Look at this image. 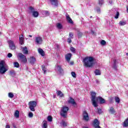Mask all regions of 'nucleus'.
Instances as JSON below:
<instances>
[{
    "label": "nucleus",
    "mask_w": 128,
    "mask_h": 128,
    "mask_svg": "<svg viewBox=\"0 0 128 128\" xmlns=\"http://www.w3.org/2000/svg\"><path fill=\"white\" fill-rule=\"evenodd\" d=\"M29 37H30V38H32V35H29Z\"/></svg>",
    "instance_id": "53"
},
{
    "label": "nucleus",
    "mask_w": 128,
    "mask_h": 128,
    "mask_svg": "<svg viewBox=\"0 0 128 128\" xmlns=\"http://www.w3.org/2000/svg\"><path fill=\"white\" fill-rule=\"evenodd\" d=\"M20 42V44H24V35L22 34L19 37Z\"/></svg>",
    "instance_id": "17"
},
{
    "label": "nucleus",
    "mask_w": 128,
    "mask_h": 128,
    "mask_svg": "<svg viewBox=\"0 0 128 128\" xmlns=\"http://www.w3.org/2000/svg\"><path fill=\"white\" fill-rule=\"evenodd\" d=\"M94 74L96 76H100V71L98 70H96L94 72Z\"/></svg>",
    "instance_id": "32"
},
{
    "label": "nucleus",
    "mask_w": 128,
    "mask_h": 128,
    "mask_svg": "<svg viewBox=\"0 0 128 128\" xmlns=\"http://www.w3.org/2000/svg\"><path fill=\"white\" fill-rule=\"evenodd\" d=\"M118 24L120 26H125V24H126V21L124 20H120Z\"/></svg>",
    "instance_id": "22"
},
{
    "label": "nucleus",
    "mask_w": 128,
    "mask_h": 128,
    "mask_svg": "<svg viewBox=\"0 0 128 128\" xmlns=\"http://www.w3.org/2000/svg\"><path fill=\"white\" fill-rule=\"evenodd\" d=\"M96 92H91L92 102L94 108H96V106H98V102H96Z\"/></svg>",
    "instance_id": "4"
},
{
    "label": "nucleus",
    "mask_w": 128,
    "mask_h": 128,
    "mask_svg": "<svg viewBox=\"0 0 128 128\" xmlns=\"http://www.w3.org/2000/svg\"><path fill=\"white\" fill-rule=\"evenodd\" d=\"M47 120L48 122H52V117L50 116H48Z\"/></svg>",
    "instance_id": "37"
},
{
    "label": "nucleus",
    "mask_w": 128,
    "mask_h": 128,
    "mask_svg": "<svg viewBox=\"0 0 128 128\" xmlns=\"http://www.w3.org/2000/svg\"><path fill=\"white\" fill-rule=\"evenodd\" d=\"M56 26V28L58 30H62V25L60 23H57Z\"/></svg>",
    "instance_id": "28"
},
{
    "label": "nucleus",
    "mask_w": 128,
    "mask_h": 128,
    "mask_svg": "<svg viewBox=\"0 0 128 128\" xmlns=\"http://www.w3.org/2000/svg\"><path fill=\"white\" fill-rule=\"evenodd\" d=\"M0 34H2V32H0Z\"/></svg>",
    "instance_id": "58"
},
{
    "label": "nucleus",
    "mask_w": 128,
    "mask_h": 128,
    "mask_svg": "<svg viewBox=\"0 0 128 128\" xmlns=\"http://www.w3.org/2000/svg\"><path fill=\"white\" fill-rule=\"evenodd\" d=\"M6 128H10V125L7 124V125H6Z\"/></svg>",
    "instance_id": "51"
},
{
    "label": "nucleus",
    "mask_w": 128,
    "mask_h": 128,
    "mask_svg": "<svg viewBox=\"0 0 128 128\" xmlns=\"http://www.w3.org/2000/svg\"><path fill=\"white\" fill-rule=\"evenodd\" d=\"M90 18H92V16H91Z\"/></svg>",
    "instance_id": "59"
},
{
    "label": "nucleus",
    "mask_w": 128,
    "mask_h": 128,
    "mask_svg": "<svg viewBox=\"0 0 128 128\" xmlns=\"http://www.w3.org/2000/svg\"><path fill=\"white\" fill-rule=\"evenodd\" d=\"M119 16H120V12H117L116 14L114 16V18L118 19Z\"/></svg>",
    "instance_id": "35"
},
{
    "label": "nucleus",
    "mask_w": 128,
    "mask_h": 128,
    "mask_svg": "<svg viewBox=\"0 0 128 128\" xmlns=\"http://www.w3.org/2000/svg\"><path fill=\"white\" fill-rule=\"evenodd\" d=\"M123 126H124L125 128H126L127 126H128V119L126 120L124 122Z\"/></svg>",
    "instance_id": "31"
},
{
    "label": "nucleus",
    "mask_w": 128,
    "mask_h": 128,
    "mask_svg": "<svg viewBox=\"0 0 128 128\" xmlns=\"http://www.w3.org/2000/svg\"><path fill=\"white\" fill-rule=\"evenodd\" d=\"M10 76H14L15 74V72L14 70H12L10 72Z\"/></svg>",
    "instance_id": "40"
},
{
    "label": "nucleus",
    "mask_w": 128,
    "mask_h": 128,
    "mask_svg": "<svg viewBox=\"0 0 128 128\" xmlns=\"http://www.w3.org/2000/svg\"><path fill=\"white\" fill-rule=\"evenodd\" d=\"M70 50L71 52H76V48H74L71 47Z\"/></svg>",
    "instance_id": "46"
},
{
    "label": "nucleus",
    "mask_w": 128,
    "mask_h": 128,
    "mask_svg": "<svg viewBox=\"0 0 128 128\" xmlns=\"http://www.w3.org/2000/svg\"><path fill=\"white\" fill-rule=\"evenodd\" d=\"M12 53H8V58H12Z\"/></svg>",
    "instance_id": "49"
},
{
    "label": "nucleus",
    "mask_w": 128,
    "mask_h": 128,
    "mask_svg": "<svg viewBox=\"0 0 128 128\" xmlns=\"http://www.w3.org/2000/svg\"><path fill=\"white\" fill-rule=\"evenodd\" d=\"M9 47L10 50H14L16 48V45L14 41L10 40L8 41Z\"/></svg>",
    "instance_id": "8"
},
{
    "label": "nucleus",
    "mask_w": 128,
    "mask_h": 128,
    "mask_svg": "<svg viewBox=\"0 0 128 128\" xmlns=\"http://www.w3.org/2000/svg\"><path fill=\"white\" fill-rule=\"evenodd\" d=\"M97 112L98 114H102V109L100 108H97Z\"/></svg>",
    "instance_id": "43"
},
{
    "label": "nucleus",
    "mask_w": 128,
    "mask_h": 128,
    "mask_svg": "<svg viewBox=\"0 0 128 128\" xmlns=\"http://www.w3.org/2000/svg\"><path fill=\"white\" fill-rule=\"evenodd\" d=\"M83 128H88V127H83Z\"/></svg>",
    "instance_id": "54"
},
{
    "label": "nucleus",
    "mask_w": 128,
    "mask_h": 128,
    "mask_svg": "<svg viewBox=\"0 0 128 128\" xmlns=\"http://www.w3.org/2000/svg\"><path fill=\"white\" fill-rule=\"evenodd\" d=\"M14 116L16 118H20V112L18 110H16Z\"/></svg>",
    "instance_id": "27"
},
{
    "label": "nucleus",
    "mask_w": 128,
    "mask_h": 128,
    "mask_svg": "<svg viewBox=\"0 0 128 128\" xmlns=\"http://www.w3.org/2000/svg\"><path fill=\"white\" fill-rule=\"evenodd\" d=\"M35 43L36 44H42V38L40 36H36L35 38Z\"/></svg>",
    "instance_id": "7"
},
{
    "label": "nucleus",
    "mask_w": 128,
    "mask_h": 128,
    "mask_svg": "<svg viewBox=\"0 0 128 128\" xmlns=\"http://www.w3.org/2000/svg\"><path fill=\"white\" fill-rule=\"evenodd\" d=\"M55 70L56 72H60V74H62V66H56Z\"/></svg>",
    "instance_id": "13"
},
{
    "label": "nucleus",
    "mask_w": 128,
    "mask_h": 128,
    "mask_svg": "<svg viewBox=\"0 0 128 128\" xmlns=\"http://www.w3.org/2000/svg\"><path fill=\"white\" fill-rule=\"evenodd\" d=\"M28 106H29V108H30V110H32V112H34L36 110V109H34V108L36 106V102H35V101L30 102L28 103Z\"/></svg>",
    "instance_id": "6"
},
{
    "label": "nucleus",
    "mask_w": 128,
    "mask_h": 128,
    "mask_svg": "<svg viewBox=\"0 0 128 128\" xmlns=\"http://www.w3.org/2000/svg\"><path fill=\"white\" fill-rule=\"evenodd\" d=\"M109 2H110V4H112V2L110 1Z\"/></svg>",
    "instance_id": "55"
},
{
    "label": "nucleus",
    "mask_w": 128,
    "mask_h": 128,
    "mask_svg": "<svg viewBox=\"0 0 128 128\" xmlns=\"http://www.w3.org/2000/svg\"><path fill=\"white\" fill-rule=\"evenodd\" d=\"M60 124L63 128H66V126H68V123L66 122H64V120H62Z\"/></svg>",
    "instance_id": "24"
},
{
    "label": "nucleus",
    "mask_w": 128,
    "mask_h": 128,
    "mask_svg": "<svg viewBox=\"0 0 128 128\" xmlns=\"http://www.w3.org/2000/svg\"><path fill=\"white\" fill-rule=\"evenodd\" d=\"M8 70V66L4 60H2L0 62V74H4Z\"/></svg>",
    "instance_id": "2"
},
{
    "label": "nucleus",
    "mask_w": 128,
    "mask_h": 128,
    "mask_svg": "<svg viewBox=\"0 0 128 128\" xmlns=\"http://www.w3.org/2000/svg\"><path fill=\"white\" fill-rule=\"evenodd\" d=\"M66 18L69 24H74L72 20V18H70V16L68 14L66 15Z\"/></svg>",
    "instance_id": "19"
},
{
    "label": "nucleus",
    "mask_w": 128,
    "mask_h": 128,
    "mask_svg": "<svg viewBox=\"0 0 128 128\" xmlns=\"http://www.w3.org/2000/svg\"><path fill=\"white\" fill-rule=\"evenodd\" d=\"M126 54L128 56V53H126Z\"/></svg>",
    "instance_id": "56"
},
{
    "label": "nucleus",
    "mask_w": 128,
    "mask_h": 128,
    "mask_svg": "<svg viewBox=\"0 0 128 128\" xmlns=\"http://www.w3.org/2000/svg\"><path fill=\"white\" fill-rule=\"evenodd\" d=\"M38 52L42 56H44V50H42V49L39 48L38 49Z\"/></svg>",
    "instance_id": "20"
},
{
    "label": "nucleus",
    "mask_w": 128,
    "mask_h": 128,
    "mask_svg": "<svg viewBox=\"0 0 128 128\" xmlns=\"http://www.w3.org/2000/svg\"><path fill=\"white\" fill-rule=\"evenodd\" d=\"M14 66L15 68H18L20 66V64L18 62H14Z\"/></svg>",
    "instance_id": "41"
},
{
    "label": "nucleus",
    "mask_w": 128,
    "mask_h": 128,
    "mask_svg": "<svg viewBox=\"0 0 128 128\" xmlns=\"http://www.w3.org/2000/svg\"><path fill=\"white\" fill-rule=\"evenodd\" d=\"M96 102H100V104H104V102H106V100L102 97L99 96L96 98Z\"/></svg>",
    "instance_id": "15"
},
{
    "label": "nucleus",
    "mask_w": 128,
    "mask_h": 128,
    "mask_svg": "<svg viewBox=\"0 0 128 128\" xmlns=\"http://www.w3.org/2000/svg\"><path fill=\"white\" fill-rule=\"evenodd\" d=\"M68 107L66 106H64L62 108L60 115L63 118H66V116H68Z\"/></svg>",
    "instance_id": "3"
},
{
    "label": "nucleus",
    "mask_w": 128,
    "mask_h": 128,
    "mask_svg": "<svg viewBox=\"0 0 128 128\" xmlns=\"http://www.w3.org/2000/svg\"><path fill=\"white\" fill-rule=\"evenodd\" d=\"M42 14L45 16H50V12L46 10L42 11Z\"/></svg>",
    "instance_id": "25"
},
{
    "label": "nucleus",
    "mask_w": 128,
    "mask_h": 128,
    "mask_svg": "<svg viewBox=\"0 0 128 128\" xmlns=\"http://www.w3.org/2000/svg\"><path fill=\"white\" fill-rule=\"evenodd\" d=\"M84 66L85 68H92L94 66V58L86 57L83 60Z\"/></svg>",
    "instance_id": "1"
},
{
    "label": "nucleus",
    "mask_w": 128,
    "mask_h": 128,
    "mask_svg": "<svg viewBox=\"0 0 128 128\" xmlns=\"http://www.w3.org/2000/svg\"><path fill=\"white\" fill-rule=\"evenodd\" d=\"M29 10H30L31 12H34V8L33 7H30L29 8Z\"/></svg>",
    "instance_id": "44"
},
{
    "label": "nucleus",
    "mask_w": 128,
    "mask_h": 128,
    "mask_svg": "<svg viewBox=\"0 0 128 128\" xmlns=\"http://www.w3.org/2000/svg\"><path fill=\"white\" fill-rule=\"evenodd\" d=\"M72 58V54H68L66 55V59L67 62H70V58Z\"/></svg>",
    "instance_id": "18"
},
{
    "label": "nucleus",
    "mask_w": 128,
    "mask_h": 128,
    "mask_svg": "<svg viewBox=\"0 0 128 128\" xmlns=\"http://www.w3.org/2000/svg\"><path fill=\"white\" fill-rule=\"evenodd\" d=\"M68 102L69 104H70L74 106H76V101H74V98H72V97H70V100H68Z\"/></svg>",
    "instance_id": "10"
},
{
    "label": "nucleus",
    "mask_w": 128,
    "mask_h": 128,
    "mask_svg": "<svg viewBox=\"0 0 128 128\" xmlns=\"http://www.w3.org/2000/svg\"><path fill=\"white\" fill-rule=\"evenodd\" d=\"M115 100H116V102H117L118 104H120V100L118 97H116Z\"/></svg>",
    "instance_id": "39"
},
{
    "label": "nucleus",
    "mask_w": 128,
    "mask_h": 128,
    "mask_svg": "<svg viewBox=\"0 0 128 128\" xmlns=\"http://www.w3.org/2000/svg\"><path fill=\"white\" fill-rule=\"evenodd\" d=\"M18 58H20L22 62H24V64L28 62V59H26V56L22 54L18 53Z\"/></svg>",
    "instance_id": "5"
},
{
    "label": "nucleus",
    "mask_w": 128,
    "mask_h": 128,
    "mask_svg": "<svg viewBox=\"0 0 128 128\" xmlns=\"http://www.w3.org/2000/svg\"><path fill=\"white\" fill-rule=\"evenodd\" d=\"M104 4V0H99L98 4L100 6H102Z\"/></svg>",
    "instance_id": "45"
},
{
    "label": "nucleus",
    "mask_w": 128,
    "mask_h": 128,
    "mask_svg": "<svg viewBox=\"0 0 128 128\" xmlns=\"http://www.w3.org/2000/svg\"><path fill=\"white\" fill-rule=\"evenodd\" d=\"M96 84H100V81L98 80H96Z\"/></svg>",
    "instance_id": "52"
},
{
    "label": "nucleus",
    "mask_w": 128,
    "mask_h": 128,
    "mask_svg": "<svg viewBox=\"0 0 128 128\" xmlns=\"http://www.w3.org/2000/svg\"><path fill=\"white\" fill-rule=\"evenodd\" d=\"M109 112H110V114H116V111L114 110V108H110V109L109 110Z\"/></svg>",
    "instance_id": "23"
},
{
    "label": "nucleus",
    "mask_w": 128,
    "mask_h": 128,
    "mask_svg": "<svg viewBox=\"0 0 128 128\" xmlns=\"http://www.w3.org/2000/svg\"><path fill=\"white\" fill-rule=\"evenodd\" d=\"M100 44H102V46H106V40H101Z\"/></svg>",
    "instance_id": "36"
},
{
    "label": "nucleus",
    "mask_w": 128,
    "mask_h": 128,
    "mask_svg": "<svg viewBox=\"0 0 128 128\" xmlns=\"http://www.w3.org/2000/svg\"><path fill=\"white\" fill-rule=\"evenodd\" d=\"M50 3L52 6H57L58 3V0H50Z\"/></svg>",
    "instance_id": "16"
},
{
    "label": "nucleus",
    "mask_w": 128,
    "mask_h": 128,
    "mask_svg": "<svg viewBox=\"0 0 128 128\" xmlns=\"http://www.w3.org/2000/svg\"><path fill=\"white\" fill-rule=\"evenodd\" d=\"M72 76V78H76V72H71Z\"/></svg>",
    "instance_id": "42"
},
{
    "label": "nucleus",
    "mask_w": 128,
    "mask_h": 128,
    "mask_svg": "<svg viewBox=\"0 0 128 128\" xmlns=\"http://www.w3.org/2000/svg\"><path fill=\"white\" fill-rule=\"evenodd\" d=\"M36 58L34 56L30 57L29 59V62L31 64H34L36 62Z\"/></svg>",
    "instance_id": "14"
},
{
    "label": "nucleus",
    "mask_w": 128,
    "mask_h": 128,
    "mask_svg": "<svg viewBox=\"0 0 128 128\" xmlns=\"http://www.w3.org/2000/svg\"><path fill=\"white\" fill-rule=\"evenodd\" d=\"M69 38H74V33L72 32L69 33Z\"/></svg>",
    "instance_id": "38"
},
{
    "label": "nucleus",
    "mask_w": 128,
    "mask_h": 128,
    "mask_svg": "<svg viewBox=\"0 0 128 128\" xmlns=\"http://www.w3.org/2000/svg\"><path fill=\"white\" fill-rule=\"evenodd\" d=\"M83 118L84 120H86V122H88V120H90V117L88 116V112L84 111Z\"/></svg>",
    "instance_id": "9"
},
{
    "label": "nucleus",
    "mask_w": 128,
    "mask_h": 128,
    "mask_svg": "<svg viewBox=\"0 0 128 128\" xmlns=\"http://www.w3.org/2000/svg\"><path fill=\"white\" fill-rule=\"evenodd\" d=\"M8 98H12L14 96V94H12V92H9L8 94Z\"/></svg>",
    "instance_id": "34"
},
{
    "label": "nucleus",
    "mask_w": 128,
    "mask_h": 128,
    "mask_svg": "<svg viewBox=\"0 0 128 128\" xmlns=\"http://www.w3.org/2000/svg\"><path fill=\"white\" fill-rule=\"evenodd\" d=\"M42 70L44 74H46V68L44 66H42Z\"/></svg>",
    "instance_id": "33"
},
{
    "label": "nucleus",
    "mask_w": 128,
    "mask_h": 128,
    "mask_svg": "<svg viewBox=\"0 0 128 128\" xmlns=\"http://www.w3.org/2000/svg\"><path fill=\"white\" fill-rule=\"evenodd\" d=\"M57 94L58 96H60V98H62V96H64V94H62V92L61 91H58Z\"/></svg>",
    "instance_id": "30"
},
{
    "label": "nucleus",
    "mask_w": 128,
    "mask_h": 128,
    "mask_svg": "<svg viewBox=\"0 0 128 128\" xmlns=\"http://www.w3.org/2000/svg\"><path fill=\"white\" fill-rule=\"evenodd\" d=\"M42 128H48V122L44 120L42 122Z\"/></svg>",
    "instance_id": "21"
},
{
    "label": "nucleus",
    "mask_w": 128,
    "mask_h": 128,
    "mask_svg": "<svg viewBox=\"0 0 128 128\" xmlns=\"http://www.w3.org/2000/svg\"><path fill=\"white\" fill-rule=\"evenodd\" d=\"M14 128H16V126H14Z\"/></svg>",
    "instance_id": "57"
},
{
    "label": "nucleus",
    "mask_w": 128,
    "mask_h": 128,
    "mask_svg": "<svg viewBox=\"0 0 128 128\" xmlns=\"http://www.w3.org/2000/svg\"><path fill=\"white\" fill-rule=\"evenodd\" d=\"M93 124L94 128H96V127L100 126V122H98V119L96 118L93 122Z\"/></svg>",
    "instance_id": "12"
},
{
    "label": "nucleus",
    "mask_w": 128,
    "mask_h": 128,
    "mask_svg": "<svg viewBox=\"0 0 128 128\" xmlns=\"http://www.w3.org/2000/svg\"><path fill=\"white\" fill-rule=\"evenodd\" d=\"M71 64H72V63H71Z\"/></svg>",
    "instance_id": "60"
},
{
    "label": "nucleus",
    "mask_w": 128,
    "mask_h": 128,
    "mask_svg": "<svg viewBox=\"0 0 128 128\" xmlns=\"http://www.w3.org/2000/svg\"><path fill=\"white\" fill-rule=\"evenodd\" d=\"M29 118H32L34 116V114L32 112H30L28 114Z\"/></svg>",
    "instance_id": "47"
},
{
    "label": "nucleus",
    "mask_w": 128,
    "mask_h": 128,
    "mask_svg": "<svg viewBox=\"0 0 128 128\" xmlns=\"http://www.w3.org/2000/svg\"><path fill=\"white\" fill-rule=\"evenodd\" d=\"M67 42L68 44H70V42H72V38H68L67 40Z\"/></svg>",
    "instance_id": "48"
},
{
    "label": "nucleus",
    "mask_w": 128,
    "mask_h": 128,
    "mask_svg": "<svg viewBox=\"0 0 128 128\" xmlns=\"http://www.w3.org/2000/svg\"><path fill=\"white\" fill-rule=\"evenodd\" d=\"M114 64H113V68H116V64H118V60L116 59L113 60Z\"/></svg>",
    "instance_id": "26"
},
{
    "label": "nucleus",
    "mask_w": 128,
    "mask_h": 128,
    "mask_svg": "<svg viewBox=\"0 0 128 128\" xmlns=\"http://www.w3.org/2000/svg\"><path fill=\"white\" fill-rule=\"evenodd\" d=\"M32 16L34 18H38V12L34 11V12H32Z\"/></svg>",
    "instance_id": "29"
},
{
    "label": "nucleus",
    "mask_w": 128,
    "mask_h": 128,
    "mask_svg": "<svg viewBox=\"0 0 128 128\" xmlns=\"http://www.w3.org/2000/svg\"><path fill=\"white\" fill-rule=\"evenodd\" d=\"M96 10L98 12H100V8H98Z\"/></svg>",
    "instance_id": "50"
},
{
    "label": "nucleus",
    "mask_w": 128,
    "mask_h": 128,
    "mask_svg": "<svg viewBox=\"0 0 128 128\" xmlns=\"http://www.w3.org/2000/svg\"><path fill=\"white\" fill-rule=\"evenodd\" d=\"M21 50H22V52H23L24 54H28V50L26 46H21Z\"/></svg>",
    "instance_id": "11"
}]
</instances>
